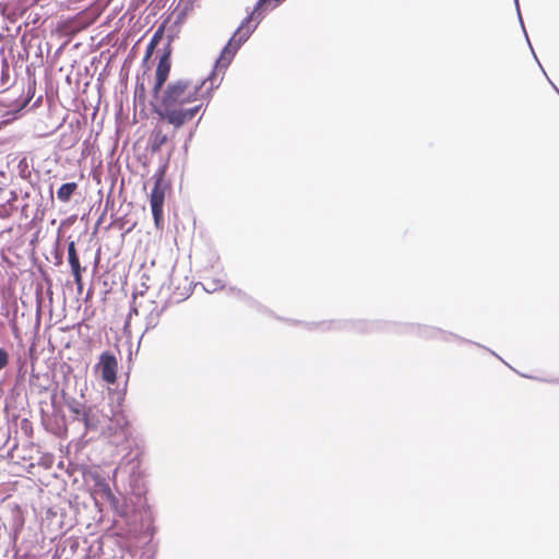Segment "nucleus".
Masks as SVG:
<instances>
[{
    "label": "nucleus",
    "mask_w": 559,
    "mask_h": 559,
    "mask_svg": "<svg viewBox=\"0 0 559 559\" xmlns=\"http://www.w3.org/2000/svg\"><path fill=\"white\" fill-rule=\"evenodd\" d=\"M177 130L174 129L171 136L163 130L160 126H156L150 136L151 150L158 152L174 135Z\"/></svg>",
    "instance_id": "nucleus-5"
},
{
    "label": "nucleus",
    "mask_w": 559,
    "mask_h": 559,
    "mask_svg": "<svg viewBox=\"0 0 559 559\" xmlns=\"http://www.w3.org/2000/svg\"><path fill=\"white\" fill-rule=\"evenodd\" d=\"M194 3L192 0H180L177 4L174 14L175 17V24L181 25L186 22L187 17L193 12L194 10Z\"/></svg>",
    "instance_id": "nucleus-6"
},
{
    "label": "nucleus",
    "mask_w": 559,
    "mask_h": 559,
    "mask_svg": "<svg viewBox=\"0 0 559 559\" xmlns=\"http://www.w3.org/2000/svg\"><path fill=\"white\" fill-rule=\"evenodd\" d=\"M70 409L76 415L81 413L80 405L71 406Z\"/></svg>",
    "instance_id": "nucleus-11"
},
{
    "label": "nucleus",
    "mask_w": 559,
    "mask_h": 559,
    "mask_svg": "<svg viewBox=\"0 0 559 559\" xmlns=\"http://www.w3.org/2000/svg\"><path fill=\"white\" fill-rule=\"evenodd\" d=\"M68 261L72 270L74 282L79 290H81L83 286L82 272L84 267L81 266L74 241H70L68 245Z\"/></svg>",
    "instance_id": "nucleus-4"
},
{
    "label": "nucleus",
    "mask_w": 559,
    "mask_h": 559,
    "mask_svg": "<svg viewBox=\"0 0 559 559\" xmlns=\"http://www.w3.org/2000/svg\"><path fill=\"white\" fill-rule=\"evenodd\" d=\"M97 368L100 370L102 379L108 384H114L117 381L118 361L115 355L105 352L99 356Z\"/></svg>",
    "instance_id": "nucleus-3"
},
{
    "label": "nucleus",
    "mask_w": 559,
    "mask_h": 559,
    "mask_svg": "<svg viewBox=\"0 0 559 559\" xmlns=\"http://www.w3.org/2000/svg\"><path fill=\"white\" fill-rule=\"evenodd\" d=\"M154 187L150 194V203L154 223L157 228L162 226L164 219V203L168 185L165 181V170L159 169L153 176Z\"/></svg>",
    "instance_id": "nucleus-2"
},
{
    "label": "nucleus",
    "mask_w": 559,
    "mask_h": 559,
    "mask_svg": "<svg viewBox=\"0 0 559 559\" xmlns=\"http://www.w3.org/2000/svg\"><path fill=\"white\" fill-rule=\"evenodd\" d=\"M193 2H195L197 0H192Z\"/></svg>",
    "instance_id": "nucleus-12"
},
{
    "label": "nucleus",
    "mask_w": 559,
    "mask_h": 559,
    "mask_svg": "<svg viewBox=\"0 0 559 559\" xmlns=\"http://www.w3.org/2000/svg\"><path fill=\"white\" fill-rule=\"evenodd\" d=\"M165 27H166L165 24L159 25L158 28L155 31L154 35L152 36V38L146 47V51H145V55L143 58L144 63L151 59L156 46L163 39L164 33H165Z\"/></svg>",
    "instance_id": "nucleus-7"
},
{
    "label": "nucleus",
    "mask_w": 559,
    "mask_h": 559,
    "mask_svg": "<svg viewBox=\"0 0 559 559\" xmlns=\"http://www.w3.org/2000/svg\"><path fill=\"white\" fill-rule=\"evenodd\" d=\"M8 362H9L8 353L3 348H0V370L3 369L4 367H7Z\"/></svg>",
    "instance_id": "nucleus-10"
},
{
    "label": "nucleus",
    "mask_w": 559,
    "mask_h": 559,
    "mask_svg": "<svg viewBox=\"0 0 559 559\" xmlns=\"http://www.w3.org/2000/svg\"><path fill=\"white\" fill-rule=\"evenodd\" d=\"M78 187L76 182L63 183L57 191V198L63 203L69 202Z\"/></svg>",
    "instance_id": "nucleus-8"
},
{
    "label": "nucleus",
    "mask_w": 559,
    "mask_h": 559,
    "mask_svg": "<svg viewBox=\"0 0 559 559\" xmlns=\"http://www.w3.org/2000/svg\"><path fill=\"white\" fill-rule=\"evenodd\" d=\"M135 97H138L140 100H144L146 97V90L143 83L136 84L135 86Z\"/></svg>",
    "instance_id": "nucleus-9"
},
{
    "label": "nucleus",
    "mask_w": 559,
    "mask_h": 559,
    "mask_svg": "<svg viewBox=\"0 0 559 559\" xmlns=\"http://www.w3.org/2000/svg\"><path fill=\"white\" fill-rule=\"evenodd\" d=\"M170 55L171 48L168 44L157 63L152 92L159 100L157 115L178 130L195 118L203 107V100L217 86V78L213 72L200 81L178 79L163 90L171 69Z\"/></svg>",
    "instance_id": "nucleus-1"
}]
</instances>
